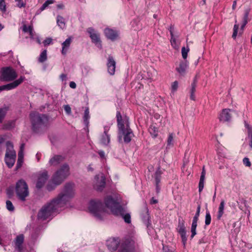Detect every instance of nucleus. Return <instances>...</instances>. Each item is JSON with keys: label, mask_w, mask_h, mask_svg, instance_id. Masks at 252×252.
<instances>
[{"label": "nucleus", "mask_w": 252, "mask_h": 252, "mask_svg": "<svg viewBox=\"0 0 252 252\" xmlns=\"http://www.w3.org/2000/svg\"><path fill=\"white\" fill-rule=\"evenodd\" d=\"M69 86L72 89H75L76 87V83L74 82H70L69 83Z\"/></svg>", "instance_id": "nucleus-64"}, {"label": "nucleus", "mask_w": 252, "mask_h": 252, "mask_svg": "<svg viewBox=\"0 0 252 252\" xmlns=\"http://www.w3.org/2000/svg\"><path fill=\"white\" fill-rule=\"evenodd\" d=\"M32 26L27 27L26 25H24L23 27V31L24 32H29L30 31V29H32Z\"/></svg>", "instance_id": "nucleus-59"}, {"label": "nucleus", "mask_w": 252, "mask_h": 252, "mask_svg": "<svg viewBox=\"0 0 252 252\" xmlns=\"http://www.w3.org/2000/svg\"><path fill=\"white\" fill-rule=\"evenodd\" d=\"M197 82V75L194 77L193 81L191 85V89L190 91V99L192 100H195V96L194 93L196 91V87Z\"/></svg>", "instance_id": "nucleus-23"}, {"label": "nucleus", "mask_w": 252, "mask_h": 252, "mask_svg": "<svg viewBox=\"0 0 252 252\" xmlns=\"http://www.w3.org/2000/svg\"><path fill=\"white\" fill-rule=\"evenodd\" d=\"M52 41V39L51 38H47L43 41V44L44 46H47L51 43Z\"/></svg>", "instance_id": "nucleus-52"}, {"label": "nucleus", "mask_w": 252, "mask_h": 252, "mask_svg": "<svg viewBox=\"0 0 252 252\" xmlns=\"http://www.w3.org/2000/svg\"><path fill=\"white\" fill-rule=\"evenodd\" d=\"M135 242L133 237H128L125 238L122 243L121 250L122 252H135Z\"/></svg>", "instance_id": "nucleus-10"}, {"label": "nucleus", "mask_w": 252, "mask_h": 252, "mask_svg": "<svg viewBox=\"0 0 252 252\" xmlns=\"http://www.w3.org/2000/svg\"><path fill=\"white\" fill-rule=\"evenodd\" d=\"M70 174L69 167L68 164H64L57 170L53 175L52 178V183L54 185V187H51V185L49 184L47 188L49 190L53 189L57 186L60 185Z\"/></svg>", "instance_id": "nucleus-3"}, {"label": "nucleus", "mask_w": 252, "mask_h": 252, "mask_svg": "<svg viewBox=\"0 0 252 252\" xmlns=\"http://www.w3.org/2000/svg\"><path fill=\"white\" fill-rule=\"evenodd\" d=\"M29 33H30V37L32 38V39H34V32L33 31V28L32 29H30V31L29 32Z\"/></svg>", "instance_id": "nucleus-60"}, {"label": "nucleus", "mask_w": 252, "mask_h": 252, "mask_svg": "<svg viewBox=\"0 0 252 252\" xmlns=\"http://www.w3.org/2000/svg\"><path fill=\"white\" fill-rule=\"evenodd\" d=\"M158 200L155 198V197H153L150 200L151 204H155L158 203Z\"/></svg>", "instance_id": "nucleus-61"}, {"label": "nucleus", "mask_w": 252, "mask_h": 252, "mask_svg": "<svg viewBox=\"0 0 252 252\" xmlns=\"http://www.w3.org/2000/svg\"><path fill=\"white\" fill-rule=\"evenodd\" d=\"M149 131L150 134L154 137L156 138L158 135V128L155 126H151L149 128Z\"/></svg>", "instance_id": "nucleus-34"}, {"label": "nucleus", "mask_w": 252, "mask_h": 252, "mask_svg": "<svg viewBox=\"0 0 252 252\" xmlns=\"http://www.w3.org/2000/svg\"><path fill=\"white\" fill-rule=\"evenodd\" d=\"M6 208L9 211H13L14 210V207L10 201L7 200L6 202Z\"/></svg>", "instance_id": "nucleus-43"}, {"label": "nucleus", "mask_w": 252, "mask_h": 252, "mask_svg": "<svg viewBox=\"0 0 252 252\" xmlns=\"http://www.w3.org/2000/svg\"><path fill=\"white\" fill-rule=\"evenodd\" d=\"M245 126L248 129V134H249V131L252 132V127L250 126L249 124H247V123L245 122Z\"/></svg>", "instance_id": "nucleus-62"}, {"label": "nucleus", "mask_w": 252, "mask_h": 252, "mask_svg": "<svg viewBox=\"0 0 252 252\" xmlns=\"http://www.w3.org/2000/svg\"><path fill=\"white\" fill-rule=\"evenodd\" d=\"M120 32L111 29V41L120 39Z\"/></svg>", "instance_id": "nucleus-36"}, {"label": "nucleus", "mask_w": 252, "mask_h": 252, "mask_svg": "<svg viewBox=\"0 0 252 252\" xmlns=\"http://www.w3.org/2000/svg\"><path fill=\"white\" fill-rule=\"evenodd\" d=\"M140 217L143 222L147 228L151 226V217L147 205H145L144 210L143 212L141 213Z\"/></svg>", "instance_id": "nucleus-15"}, {"label": "nucleus", "mask_w": 252, "mask_h": 252, "mask_svg": "<svg viewBox=\"0 0 252 252\" xmlns=\"http://www.w3.org/2000/svg\"><path fill=\"white\" fill-rule=\"evenodd\" d=\"M54 2V0H46L40 7V10L41 11L44 10L46 7L48 6L49 5L52 4Z\"/></svg>", "instance_id": "nucleus-41"}, {"label": "nucleus", "mask_w": 252, "mask_h": 252, "mask_svg": "<svg viewBox=\"0 0 252 252\" xmlns=\"http://www.w3.org/2000/svg\"><path fill=\"white\" fill-rule=\"evenodd\" d=\"M112 198V203H122V199L121 195L115 190L111 189V199Z\"/></svg>", "instance_id": "nucleus-28"}, {"label": "nucleus", "mask_w": 252, "mask_h": 252, "mask_svg": "<svg viewBox=\"0 0 252 252\" xmlns=\"http://www.w3.org/2000/svg\"><path fill=\"white\" fill-rule=\"evenodd\" d=\"M104 34L108 39H110V29L109 28L105 29Z\"/></svg>", "instance_id": "nucleus-51"}, {"label": "nucleus", "mask_w": 252, "mask_h": 252, "mask_svg": "<svg viewBox=\"0 0 252 252\" xmlns=\"http://www.w3.org/2000/svg\"><path fill=\"white\" fill-rule=\"evenodd\" d=\"M118 140L119 143L123 142V137L124 142L125 144H128L131 141L132 138L134 136L132 130L130 126L127 125V127H124L118 129Z\"/></svg>", "instance_id": "nucleus-7"}, {"label": "nucleus", "mask_w": 252, "mask_h": 252, "mask_svg": "<svg viewBox=\"0 0 252 252\" xmlns=\"http://www.w3.org/2000/svg\"><path fill=\"white\" fill-rule=\"evenodd\" d=\"M205 174H206V171L205 170V167L203 166L201 173V176H200V180H199V185H198V188H199L198 191L199 193H200L202 191V190L204 188Z\"/></svg>", "instance_id": "nucleus-25"}, {"label": "nucleus", "mask_w": 252, "mask_h": 252, "mask_svg": "<svg viewBox=\"0 0 252 252\" xmlns=\"http://www.w3.org/2000/svg\"><path fill=\"white\" fill-rule=\"evenodd\" d=\"M162 250L164 252H175L174 249H170L169 246L162 244Z\"/></svg>", "instance_id": "nucleus-44"}, {"label": "nucleus", "mask_w": 252, "mask_h": 252, "mask_svg": "<svg viewBox=\"0 0 252 252\" xmlns=\"http://www.w3.org/2000/svg\"><path fill=\"white\" fill-rule=\"evenodd\" d=\"M75 196L74 185L66 183L61 192L51 202L44 206L38 213V219L45 220L63 210Z\"/></svg>", "instance_id": "nucleus-1"}, {"label": "nucleus", "mask_w": 252, "mask_h": 252, "mask_svg": "<svg viewBox=\"0 0 252 252\" xmlns=\"http://www.w3.org/2000/svg\"><path fill=\"white\" fill-rule=\"evenodd\" d=\"M24 237L23 234H20L16 237L15 240L16 248L20 252L22 249V245L24 242Z\"/></svg>", "instance_id": "nucleus-24"}, {"label": "nucleus", "mask_w": 252, "mask_h": 252, "mask_svg": "<svg viewBox=\"0 0 252 252\" xmlns=\"http://www.w3.org/2000/svg\"><path fill=\"white\" fill-rule=\"evenodd\" d=\"M49 178L46 171L39 172L37 174L36 187L38 189L42 188Z\"/></svg>", "instance_id": "nucleus-14"}, {"label": "nucleus", "mask_w": 252, "mask_h": 252, "mask_svg": "<svg viewBox=\"0 0 252 252\" xmlns=\"http://www.w3.org/2000/svg\"><path fill=\"white\" fill-rule=\"evenodd\" d=\"M243 164L247 167H250L251 166V162L248 158L245 157L243 159Z\"/></svg>", "instance_id": "nucleus-47"}, {"label": "nucleus", "mask_w": 252, "mask_h": 252, "mask_svg": "<svg viewBox=\"0 0 252 252\" xmlns=\"http://www.w3.org/2000/svg\"><path fill=\"white\" fill-rule=\"evenodd\" d=\"M200 208H201V205L198 204L197 206V207L196 213L193 218V219L198 220V218H199V216L200 215Z\"/></svg>", "instance_id": "nucleus-45"}, {"label": "nucleus", "mask_w": 252, "mask_h": 252, "mask_svg": "<svg viewBox=\"0 0 252 252\" xmlns=\"http://www.w3.org/2000/svg\"><path fill=\"white\" fill-rule=\"evenodd\" d=\"M232 111L230 109H223L220 114L219 119L220 122H229L231 118L230 112Z\"/></svg>", "instance_id": "nucleus-19"}, {"label": "nucleus", "mask_w": 252, "mask_h": 252, "mask_svg": "<svg viewBox=\"0 0 252 252\" xmlns=\"http://www.w3.org/2000/svg\"><path fill=\"white\" fill-rule=\"evenodd\" d=\"M64 109L67 114H70L71 113V108L68 105H64Z\"/></svg>", "instance_id": "nucleus-53"}, {"label": "nucleus", "mask_w": 252, "mask_h": 252, "mask_svg": "<svg viewBox=\"0 0 252 252\" xmlns=\"http://www.w3.org/2000/svg\"><path fill=\"white\" fill-rule=\"evenodd\" d=\"M187 67V61H182L180 62L179 67H176V70L181 76H184L186 74Z\"/></svg>", "instance_id": "nucleus-22"}, {"label": "nucleus", "mask_w": 252, "mask_h": 252, "mask_svg": "<svg viewBox=\"0 0 252 252\" xmlns=\"http://www.w3.org/2000/svg\"><path fill=\"white\" fill-rule=\"evenodd\" d=\"M162 174V172L161 170L160 166H159L157 169L155 174H154V179L155 181V185H156V190L157 193H158L160 192V183L161 179V175Z\"/></svg>", "instance_id": "nucleus-16"}, {"label": "nucleus", "mask_w": 252, "mask_h": 252, "mask_svg": "<svg viewBox=\"0 0 252 252\" xmlns=\"http://www.w3.org/2000/svg\"><path fill=\"white\" fill-rule=\"evenodd\" d=\"M94 189L98 191H102L106 186L105 177L102 173L95 176L93 182Z\"/></svg>", "instance_id": "nucleus-12"}, {"label": "nucleus", "mask_w": 252, "mask_h": 252, "mask_svg": "<svg viewBox=\"0 0 252 252\" xmlns=\"http://www.w3.org/2000/svg\"><path fill=\"white\" fill-rule=\"evenodd\" d=\"M185 221L183 219H181L180 218L178 220V228L177 231L180 235V236L182 239V242L184 245V247H185L187 241V237L186 236V227L185 225Z\"/></svg>", "instance_id": "nucleus-13"}, {"label": "nucleus", "mask_w": 252, "mask_h": 252, "mask_svg": "<svg viewBox=\"0 0 252 252\" xmlns=\"http://www.w3.org/2000/svg\"><path fill=\"white\" fill-rule=\"evenodd\" d=\"M17 77V73L11 67H6L1 69L0 80L7 82L12 81L16 79Z\"/></svg>", "instance_id": "nucleus-9"}, {"label": "nucleus", "mask_w": 252, "mask_h": 252, "mask_svg": "<svg viewBox=\"0 0 252 252\" xmlns=\"http://www.w3.org/2000/svg\"><path fill=\"white\" fill-rule=\"evenodd\" d=\"M120 243V239L119 237H113L111 241V249L113 251L117 250Z\"/></svg>", "instance_id": "nucleus-29"}, {"label": "nucleus", "mask_w": 252, "mask_h": 252, "mask_svg": "<svg viewBox=\"0 0 252 252\" xmlns=\"http://www.w3.org/2000/svg\"><path fill=\"white\" fill-rule=\"evenodd\" d=\"M57 23L59 27L62 29L65 28L64 19L61 16L58 15L57 17Z\"/></svg>", "instance_id": "nucleus-33"}, {"label": "nucleus", "mask_w": 252, "mask_h": 252, "mask_svg": "<svg viewBox=\"0 0 252 252\" xmlns=\"http://www.w3.org/2000/svg\"><path fill=\"white\" fill-rule=\"evenodd\" d=\"M248 137L249 138V145L251 149H252V132L249 131V134H248Z\"/></svg>", "instance_id": "nucleus-55"}, {"label": "nucleus", "mask_w": 252, "mask_h": 252, "mask_svg": "<svg viewBox=\"0 0 252 252\" xmlns=\"http://www.w3.org/2000/svg\"><path fill=\"white\" fill-rule=\"evenodd\" d=\"M235 24L233 27V32L232 35V37L234 39H235L237 37L238 34V31L239 27V25L237 24V20H235Z\"/></svg>", "instance_id": "nucleus-38"}, {"label": "nucleus", "mask_w": 252, "mask_h": 252, "mask_svg": "<svg viewBox=\"0 0 252 252\" xmlns=\"http://www.w3.org/2000/svg\"><path fill=\"white\" fill-rule=\"evenodd\" d=\"M72 41V38L71 37L67 38L63 43H62V53L63 55H65L67 53L68 49L69 48L71 42Z\"/></svg>", "instance_id": "nucleus-27"}, {"label": "nucleus", "mask_w": 252, "mask_h": 252, "mask_svg": "<svg viewBox=\"0 0 252 252\" xmlns=\"http://www.w3.org/2000/svg\"><path fill=\"white\" fill-rule=\"evenodd\" d=\"M89 109L88 107H86L85 110L84 115L83 117L84 122L86 126H88L89 123L90 116Z\"/></svg>", "instance_id": "nucleus-35"}, {"label": "nucleus", "mask_w": 252, "mask_h": 252, "mask_svg": "<svg viewBox=\"0 0 252 252\" xmlns=\"http://www.w3.org/2000/svg\"><path fill=\"white\" fill-rule=\"evenodd\" d=\"M47 58V51L44 50L41 53L38 58V62L40 63H43L46 61Z\"/></svg>", "instance_id": "nucleus-37"}, {"label": "nucleus", "mask_w": 252, "mask_h": 252, "mask_svg": "<svg viewBox=\"0 0 252 252\" xmlns=\"http://www.w3.org/2000/svg\"><path fill=\"white\" fill-rule=\"evenodd\" d=\"M4 142V138L3 136H0V154L2 152V147Z\"/></svg>", "instance_id": "nucleus-54"}, {"label": "nucleus", "mask_w": 252, "mask_h": 252, "mask_svg": "<svg viewBox=\"0 0 252 252\" xmlns=\"http://www.w3.org/2000/svg\"><path fill=\"white\" fill-rule=\"evenodd\" d=\"M22 163H23V160H20V159L17 160V162L16 167V169H18L21 167Z\"/></svg>", "instance_id": "nucleus-58"}, {"label": "nucleus", "mask_w": 252, "mask_h": 252, "mask_svg": "<svg viewBox=\"0 0 252 252\" xmlns=\"http://www.w3.org/2000/svg\"><path fill=\"white\" fill-rule=\"evenodd\" d=\"M116 118L118 129L124 127H127V125L130 126L129 117L126 115L123 116L121 111L119 110H117V111Z\"/></svg>", "instance_id": "nucleus-11"}, {"label": "nucleus", "mask_w": 252, "mask_h": 252, "mask_svg": "<svg viewBox=\"0 0 252 252\" xmlns=\"http://www.w3.org/2000/svg\"><path fill=\"white\" fill-rule=\"evenodd\" d=\"M111 203V214L116 217H121L124 221L129 224L131 222V215L129 213H127L126 209L122 205V203L114 204Z\"/></svg>", "instance_id": "nucleus-4"}, {"label": "nucleus", "mask_w": 252, "mask_h": 252, "mask_svg": "<svg viewBox=\"0 0 252 252\" xmlns=\"http://www.w3.org/2000/svg\"><path fill=\"white\" fill-rule=\"evenodd\" d=\"M25 79L24 76H21L18 79L14 81L13 82L6 84V90H11L17 87Z\"/></svg>", "instance_id": "nucleus-21"}, {"label": "nucleus", "mask_w": 252, "mask_h": 252, "mask_svg": "<svg viewBox=\"0 0 252 252\" xmlns=\"http://www.w3.org/2000/svg\"><path fill=\"white\" fill-rule=\"evenodd\" d=\"M32 128L35 132H38L45 126L48 121L47 117L43 114L32 112L30 115Z\"/></svg>", "instance_id": "nucleus-5"}, {"label": "nucleus", "mask_w": 252, "mask_h": 252, "mask_svg": "<svg viewBox=\"0 0 252 252\" xmlns=\"http://www.w3.org/2000/svg\"><path fill=\"white\" fill-rule=\"evenodd\" d=\"M16 192L18 197L22 201L29 195L28 187L26 182L19 180L16 184Z\"/></svg>", "instance_id": "nucleus-8"}, {"label": "nucleus", "mask_w": 252, "mask_h": 252, "mask_svg": "<svg viewBox=\"0 0 252 252\" xmlns=\"http://www.w3.org/2000/svg\"><path fill=\"white\" fill-rule=\"evenodd\" d=\"M197 221L198 220L193 219L192 220V222L191 226V234L190 235V239H192L194 237V236L196 235L197 234L196 229L197 226Z\"/></svg>", "instance_id": "nucleus-30"}, {"label": "nucleus", "mask_w": 252, "mask_h": 252, "mask_svg": "<svg viewBox=\"0 0 252 252\" xmlns=\"http://www.w3.org/2000/svg\"><path fill=\"white\" fill-rule=\"evenodd\" d=\"M63 160V158L61 156H55L49 160V163L51 166H56Z\"/></svg>", "instance_id": "nucleus-26"}, {"label": "nucleus", "mask_w": 252, "mask_h": 252, "mask_svg": "<svg viewBox=\"0 0 252 252\" xmlns=\"http://www.w3.org/2000/svg\"><path fill=\"white\" fill-rule=\"evenodd\" d=\"M9 107L6 106H4L0 108V123H1L8 111Z\"/></svg>", "instance_id": "nucleus-32"}, {"label": "nucleus", "mask_w": 252, "mask_h": 252, "mask_svg": "<svg viewBox=\"0 0 252 252\" xmlns=\"http://www.w3.org/2000/svg\"><path fill=\"white\" fill-rule=\"evenodd\" d=\"M17 2V6L19 8L24 7L26 6V3L23 2L22 0H15Z\"/></svg>", "instance_id": "nucleus-49"}, {"label": "nucleus", "mask_w": 252, "mask_h": 252, "mask_svg": "<svg viewBox=\"0 0 252 252\" xmlns=\"http://www.w3.org/2000/svg\"><path fill=\"white\" fill-rule=\"evenodd\" d=\"M6 150L4 157V161L8 168L12 167L15 163L16 154L14 150L13 144L7 141L6 143Z\"/></svg>", "instance_id": "nucleus-6"}, {"label": "nucleus", "mask_w": 252, "mask_h": 252, "mask_svg": "<svg viewBox=\"0 0 252 252\" xmlns=\"http://www.w3.org/2000/svg\"><path fill=\"white\" fill-rule=\"evenodd\" d=\"M87 32L89 33L92 42L96 45H99L100 40L98 33L93 28H89L87 29Z\"/></svg>", "instance_id": "nucleus-17"}, {"label": "nucleus", "mask_w": 252, "mask_h": 252, "mask_svg": "<svg viewBox=\"0 0 252 252\" xmlns=\"http://www.w3.org/2000/svg\"><path fill=\"white\" fill-rule=\"evenodd\" d=\"M23 158H24L23 153L22 150H21L18 153V159L23 160Z\"/></svg>", "instance_id": "nucleus-57"}, {"label": "nucleus", "mask_w": 252, "mask_h": 252, "mask_svg": "<svg viewBox=\"0 0 252 252\" xmlns=\"http://www.w3.org/2000/svg\"><path fill=\"white\" fill-rule=\"evenodd\" d=\"M111 66L113 67L112 70H111V75L114 74L116 68V62L111 57Z\"/></svg>", "instance_id": "nucleus-50"}, {"label": "nucleus", "mask_w": 252, "mask_h": 252, "mask_svg": "<svg viewBox=\"0 0 252 252\" xmlns=\"http://www.w3.org/2000/svg\"><path fill=\"white\" fill-rule=\"evenodd\" d=\"M178 87V82L177 81H174L171 86V91L172 92H175L177 90Z\"/></svg>", "instance_id": "nucleus-46"}, {"label": "nucleus", "mask_w": 252, "mask_h": 252, "mask_svg": "<svg viewBox=\"0 0 252 252\" xmlns=\"http://www.w3.org/2000/svg\"><path fill=\"white\" fill-rule=\"evenodd\" d=\"M251 10V8H246L244 10V14L243 17L242 24L240 27V31H242V32H243L245 26L248 24V22L250 21L251 20V19H249V15Z\"/></svg>", "instance_id": "nucleus-20"}, {"label": "nucleus", "mask_w": 252, "mask_h": 252, "mask_svg": "<svg viewBox=\"0 0 252 252\" xmlns=\"http://www.w3.org/2000/svg\"><path fill=\"white\" fill-rule=\"evenodd\" d=\"M189 49L188 48V49H186L185 47H183L181 49V52H182V57L184 59V60H186V59L188 57V53L189 52Z\"/></svg>", "instance_id": "nucleus-40"}, {"label": "nucleus", "mask_w": 252, "mask_h": 252, "mask_svg": "<svg viewBox=\"0 0 252 252\" xmlns=\"http://www.w3.org/2000/svg\"><path fill=\"white\" fill-rule=\"evenodd\" d=\"M60 79L63 81H65L67 79V76H66V75L64 74H61L60 76Z\"/></svg>", "instance_id": "nucleus-63"}, {"label": "nucleus", "mask_w": 252, "mask_h": 252, "mask_svg": "<svg viewBox=\"0 0 252 252\" xmlns=\"http://www.w3.org/2000/svg\"><path fill=\"white\" fill-rule=\"evenodd\" d=\"M173 134H170L168 136V139H167V145H170L173 141Z\"/></svg>", "instance_id": "nucleus-56"}, {"label": "nucleus", "mask_w": 252, "mask_h": 252, "mask_svg": "<svg viewBox=\"0 0 252 252\" xmlns=\"http://www.w3.org/2000/svg\"><path fill=\"white\" fill-rule=\"evenodd\" d=\"M170 35H171V40H170L171 44V45L172 46H173L174 44H176V39L174 37V34H173V31H170Z\"/></svg>", "instance_id": "nucleus-48"}, {"label": "nucleus", "mask_w": 252, "mask_h": 252, "mask_svg": "<svg viewBox=\"0 0 252 252\" xmlns=\"http://www.w3.org/2000/svg\"><path fill=\"white\" fill-rule=\"evenodd\" d=\"M0 10L3 12L6 11V4L4 0H0Z\"/></svg>", "instance_id": "nucleus-42"}, {"label": "nucleus", "mask_w": 252, "mask_h": 252, "mask_svg": "<svg viewBox=\"0 0 252 252\" xmlns=\"http://www.w3.org/2000/svg\"><path fill=\"white\" fill-rule=\"evenodd\" d=\"M90 212L99 220H103L109 215L110 196L107 195L102 203L99 200H91L89 205Z\"/></svg>", "instance_id": "nucleus-2"}, {"label": "nucleus", "mask_w": 252, "mask_h": 252, "mask_svg": "<svg viewBox=\"0 0 252 252\" xmlns=\"http://www.w3.org/2000/svg\"><path fill=\"white\" fill-rule=\"evenodd\" d=\"M224 204H225L224 200H222L220 204V206L219 207V211H218V215H217V219L219 220L220 219V218H221L223 214Z\"/></svg>", "instance_id": "nucleus-31"}, {"label": "nucleus", "mask_w": 252, "mask_h": 252, "mask_svg": "<svg viewBox=\"0 0 252 252\" xmlns=\"http://www.w3.org/2000/svg\"><path fill=\"white\" fill-rule=\"evenodd\" d=\"M109 126H105L104 127V131L101 134L100 138V142L104 145H107L109 143Z\"/></svg>", "instance_id": "nucleus-18"}, {"label": "nucleus", "mask_w": 252, "mask_h": 252, "mask_svg": "<svg viewBox=\"0 0 252 252\" xmlns=\"http://www.w3.org/2000/svg\"><path fill=\"white\" fill-rule=\"evenodd\" d=\"M211 216L210 212L207 209L206 211L205 223L206 225H209L211 223Z\"/></svg>", "instance_id": "nucleus-39"}]
</instances>
